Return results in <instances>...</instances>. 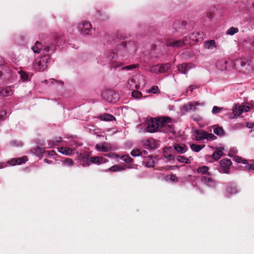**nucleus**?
<instances>
[{
	"label": "nucleus",
	"instance_id": "nucleus-1",
	"mask_svg": "<svg viewBox=\"0 0 254 254\" xmlns=\"http://www.w3.org/2000/svg\"><path fill=\"white\" fill-rule=\"evenodd\" d=\"M32 49L35 53H39L41 50L44 52H49L52 51L54 52L56 48L55 45L52 43L46 42L44 45H42L41 43L37 41L35 45L32 47Z\"/></svg>",
	"mask_w": 254,
	"mask_h": 254
},
{
	"label": "nucleus",
	"instance_id": "nucleus-2",
	"mask_svg": "<svg viewBox=\"0 0 254 254\" xmlns=\"http://www.w3.org/2000/svg\"><path fill=\"white\" fill-rule=\"evenodd\" d=\"M173 27L177 31L185 33L188 30H190L192 25L190 26L185 20H177L174 22Z\"/></svg>",
	"mask_w": 254,
	"mask_h": 254
},
{
	"label": "nucleus",
	"instance_id": "nucleus-3",
	"mask_svg": "<svg viewBox=\"0 0 254 254\" xmlns=\"http://www.w3.org/2000/svg\"><path fill=\"white\" fill-rule=\"evenodd\" d=\"M50 55H45L40 58L38 61H36V69L39 71H43L47 66V63L50 60Z\"/></svg>",
	"mask_w": 254,
	"mask_h": 254
},
{
	"label": "nucleus",
	"instance_id": "nucleus-4",
	"mask_svg": "<svg viewBox=\"0 0 254 254\" xmlns=\"http://www.w3.org/2000/svg\"><path fill=\"white\" fill-rule=\"evenodd\" d=\"M232 161L230 159L224 158L220 161V167L219 171L221 173L229 174Z\"/></svg>",
	"mask_w": 254,
	"mask_h": 254
},
{
	"label": "nucleus",
	"instance_id": "nucleus-5",
	"mask_svg": "<svg viewBox=\"0 0 254 254\" xmlns=\"http://www.w3.org/2000/svg\"><path fill=\"white\" fill-rule=\"evenodd\" d=\"M234 65L237 69L243 71L244 72H246V71L249 70V69L247 67H245L250 66V64L244 59H237L234 62Z\"/></svg>",
	"mask_w": 254,
	"mask_h": 254
},
{
	"label": "nucleus",
	"instance_id": "nucleus-6",
	"mask_svg": "<svg viewBox=\"0 0 254 254\" xmlns=\"http://www.w3.org/2000/svg\"><path fill=\"white\" fill-rule=\"evenodd\" d=\"M78 28L80 30L81 34L83 35H90L92 25L91 24L86 21L82 22L81 24L78 25Z\"/></svg>",
	"mask_w": 254,
	"mask_h": 254
},
{
	"label": "nucleus",
	"instance_id": "nucleus-7",
	"mask_svg": "<svg viewBox=\"0 0 254 254\" xmlns=\"http://www.w3.org/2000/svg\"><path fill=\"white\" fill-rule=\"evenodd\" d=\"M156 119V125L158 126V127L159 128V131H160V129L162 128L165 127L167 125V123H170L172 121V119L168 117H164L162 119Z\"/></svg>",
	"mask_w": 254,
	"mask_h": 254
},
{
	"label": "nucleus",
	"instance_id": "nucleus-8",
	"mask_svg": "<svg viewBox=\"0 0 254 254\" xmlns=\"http://www.w3.org/2000/svg\"><path fill=\"white\" fill-rule=\"evenodd\" d=\"M156 119L150 118L149 122L146 127V131L148 132L152 133L156 131H159L158 126L156 125Z\"/></svg>",
	"mask_w": 254,
	"mask_h": 254
},
{
	"label": "nucleus",
	"instance_id": "nucleus-9",
	"mask_svg": "<svg viewBox=\"0 0 254 254\" xmlns=\"http://www.w3.org/2000/svg\"><path fill=\"white\" fill-rule=\"evenodd\" d=\"M121 45L129 52H135L137 49L135 43L132 41L122 42Z\"/></svg>",
	"mask_w": 254,
	"mask_h": 254
},
{
	"label": "nucleus",
	"instance_id": "nucleus-10",
	"mask_svg": "<svg viewBox=\"0 0 254 254\" xmlns=\"http://www.w3.org/2000/svg\"><path fill=\"white\" fill-rule=\"evenodd\" d=\"M191 64L183 63L178 66V70L183 74H187L188 71L192 68Z\"/></svg>",
	"mask_w": 254,
	"mask_h": 254
},
{
	"label": "nucleus",
	"instance_id": "nucleus-11",
	"mask_svg": "<svg viewBox=\"0 0 254 254\" xmlns=\"http://www.w3.org/2000/svg\"><path fill=\"white\" fill-rule=\"evenodd\" d=\"M82 161V166L83 167L89 166L90 165V154L87 152L80 153L79 156Z\"/></svg>",
	"mask_w": 254,
	"mask_h": 254
},
{
	"label": "nucleus",
	"instance_id": "nucleus-12",
	"mask_svg": "<svg viewBox=\"0 0 254 254\" xmlns=\"http://www.w3.org/2000/svg\"><path fill=\"white\" fill-rule=\"evenodd\" d=\"M48 43H52L55 46L56 44L58 46H60L64 43V39L62 35L56 34L54 35L53 41H49Z\"/></svg>",
	"mask_w": 254,
	"mask_h": 254
},
{
	"label": "nucleus",
	"instance_id": "nucleus-13",
	"mask_svg": "<svg viewBox=\"0 0 254 254\" xmlns=\"http://www.w3.org/2000/svg\"><path fill=\"white\" fill-rule=\"evenodd\" d=\"M166 45L168 47L178 48L184 46V42L182 41L181 40H176L174 41H168L167 42Z\"/></svg>",
	"mask_w": 254,
	"mask_h": 254
},
{
	"label": "nucleus",
	"instance_id": "nucleus-14",
	"mask_svg": "<svg viewBox=\"0 0 254 254\" xmlns=\"http://www.w3.org/2000/svg\"><path fill=\"white\" fill-rule=\"evenodd\" d=\"M229 62L228 61L221 59L216 63V66L218 69L221 70H227L228 68L227 64Z\"/></svg>",
	"mask_w": 254,
	"mask_h": 254
},
{
	"label": "nucleus",
	"instance_id": "nucleus-15",
	"mask_svg": "<svg viewBox=\"0 0 254 254\" xmlns=\"http://www.w3.org/2000/svg\"><path fill=\"white\" fill-rule=\"evenodd\" d=\"M145 148L149 149H153L156 147V142L153 138L147 139L144 143Z\"/></svg>",
	"mask_w": 254,
	"mask_h": 254
},
{
	"label": "nucleus",
	"instance_id": "nucleus-16",
	"mask_svg": "<svg viewBox=\"0 0 254 254\" xmlns=\"http://www.w3.org/2000/svg\"><path fill=\"white\" fill-rule=\"evenodd\" d=\"M26 161V157L23 156L18 158H13L9 161V163L11 165H15L16 164H21L25 163Z\"/></svg>",
	"mask_w": 254,
	"mask_h": 254
},
{
	"label": "nucleus",
	"instance_id": "nucleus-17",
	"mask_svg": "<svg viewBox=\"0 0 254 254\" xmlns=\"http://www.w3.org/2000/svg\"><path fill=\"white\" fill-rule=\"evenodd\" d=\"M201 181L209 187H213L215 185V181L212 178L208 177H202L201 178Z\"/></svg>",
	"mask_w": 254,
	"mask_h": 254
},
{
	"label": "nucleus",
	"instance_id": "nucleus-18",
	"mask_svg": "<svg viewBox=\"0 0 254 254\" xmlns=\"http://www.w3.org/2000/svg\"><path fill=\"white\" fill-rule=\"evenodd\" d=\"M173 146L174 149L180 154H183L187 150V148L185 144H175Z\"/></svg>",
	"mask_w": 254,
	"mask_h": 254
},
{
	"label": "nucleus",
	"instance_id": "nucleus-19",
	"mask_svg": "<svg viewBox=\"0 0 254 254\" xmlns=\"http://www.w3.org/2000/svg\"><path fill=\"white\" fill-rule=\"evenodd\" d=\"M171 65L169 63H166L164 64H162L158 68V72L159 73H165L169 72V70L171 69Z\"/></svg>",
	"mask_w": 254,
	"mask_h": 254
},
{
	"label": "nucleus",
	"instance_id": "nucleus-20",
	"mask_svg": "<svg viewBox=\"0 0 254 254\" xmlns=\"http://www.w3.org/2000/svg\"><path fill=\"white\" fill-rule=\"evenodd\" d=\"M222 149V148H220V149L217 148V150L213 152L211 155V157L215 160L220 159L223 154Z\"/></svg>",
	"mask_w": 254,
	"mask_h": 254
},
{
	"label": "nucleus",
	"instance_id": "nucleus-21",
	"mask_svg": "<svg viewBox=\"0 0 254 254\" xmlns=\"http://www.w3.org/2000/svg\"><path fill=\"white\" fill-rule=\"evenodd\" d=\"M204 47L206 49H213L216 48V45L215 44V41L214 40H211L209 41H206L204 42Z\"/></svg>",
	"mask_w": 254,
	"mask_h": 254
},
{
	"label": "nucleus",
	"instance_id": "nucleus-22",
	"mask_svg": "<svg viewBox=\"0 0 254 254\" xmlns=\"http://www.w3.org/2000/svg\"><path fill=\"white\" fill-rule=\"evenodd\" d=\"M100 119L105 121H112L116 120V118L109 114H104L100 115Z\"/></svg>",
	"mask_w": 254,
	"mask_h": 254
},
{
	"label": "nucleus",
	"instance_id": "nucleus-23",
	"mask_svg": "<svg viewBox=\"0 0 254 254\" xmlns=\"http://www.w3.org/2000/svg\"><path fill=\"white\" fill-rule=\"evenodd\" d=\"M143 162L147 167H152L154 166V161L152 159L151 155L147 156Z\"/></svg>",
	"mask_w": 254,
	"mask_h": 254
},
{
	"label": "nucleus",
	"instance_id": "nucleus-24",
	"mask_svg": "<svg viewBox=\"0 0 254 254\" xmlns=\"http://www.w3.org/2000/svg\"><path fill=\"white\" fill-rule=\"evenodd\" d=\"M12 94V91L10 87H6L5 89H3L0 90V95L2 96H8L11 95Z\"/></svg>",
	"mask_w": 254,
	"mask_h": 254
},
{
	"label": "nucleus",
	"instance_id": "nucleus-25",
	"mask_svg": "<svg viewBox=\"0 0 254 254\" xmlns=\"http://www.w3.org/2000/svg\"><path fill=\"white\" fill-rule=\"evenodd\" d=\"M209 168L206 166H202L201 167H199L197 168V171L199 173H201L202 174H207L208 175H210V173L208 172Z\"/></svg>",
	"mask_w": 254,
	"mask_h": 254
},
{
	"label": "nucleus",
	"instance_id": "nucleus-26",
	"mask_svg": "<svg viewBox=\"0 0 254 254\" xmlns=\"http://www.w3.org/2000/svg\"><path fill=\"white\" fill-rule=\"evenodd\" d=\"M174 127L172 125H167L165 127L160 129V132H163L164 133H169L173 132Z\"/></svg>",
	"mask_w": 254,
	"mask_h": 254
},
{
	"label": "nucleus",
	"instance_id": "nucleus-27",
	"mask_svg": "<svg viewBox=\"0 0 254 254\" xmlns=\"http://www.w3.org/2000/svg\"><path fill=\"white\" fill-rule=\"evenodd\" d=\"M196 136L195 137L197 140H201L203 139L206 138V131H196Z\"/></svg>",
	"mask_w": 254,
	"mask_h": 254
},
{
	"label": "nucleus",
	"instance_id": "nucleus-28",
	"mask_svg": "<svg viewBox=\"0 0 254 254\" xmlns=\"http://www.w3.org/2000/svg\"><path fill=\"white\" fill-rule=\"evenodd\" d=\"M101 151L104 152H107L111 150V146L110 144L107 142H103L102 144Z\"/></svg>",
	"mask_w": 254,
	"mask_h": 254
},
{
	"label": "nucleus",
	"instance_id": "nucleus-29",
	"mask_svg": "<svg viewBox=\"0 0 254 254\" xmlns=\"http://www.w3.org/2000/svg\"><path fill=\"white\" fill-rule=\"evenodd\" d=\"M102 161V158L101 157H92L90 158V165L91 163L93 164H99Z\"/></svg>",
	"mask_w": 254,
	"mask_h": 254
},
{
	"label": "nucleus",
	"instance_id": "nucleus-30",
	"mask_svg": "<svg viewBox=\"0 0 254 254\" xmlns=\"http://www.w3.org/2000/svg\"><path fill=\"white\" fill-rule=\"evenodd\" d=\"M177 160L181 163H185L186 164H190L191 163L190 160L188 158H187L184 156H178L177 157Z\"/></svg>",
	"mask_w": 254,
	"mask_h": 254
},
{
	"label": "nucleus",
	"instance_id": "nucleus-31",
	"mask_svg": "<svg viewBox=\"0 0 254 254\" xmlns=\"http://www.w3.org/2000/svg\"><path fill=\"white\" fill-rule=\"evenodd\" d=\"M59 151L64 154L69 155L71 153L72 150L68 147H62L59 149Z\"/></svg>",
	"mask_w": 254,
	"mask_h": 254
},
{
	"label": "nucleus",
	"instance_id": "nucleus-32",
	"mask_svg": "<svg viewBox=\"0 0 254 254\" xmlns=\"http://www.w3.org/2000/svg\"><path fill=\"white\" fill-rule=\"evenodd\" d=\"M43 149L41 147H37L34 148L33 150V152L35 153L38 157H42L43 154L44 153Z\"/></svg>",
	"mask_w": 254,
	"mask_h": 254
},
{
	"label": "nucleus",
	"instance_id": "nucleus-33",
	"mask_svg": "<svg viewBox=\"0 0 254 254\" xmlns=\"http://www.w3.org/2000/svg\"><path fill=\"white\" fill-rule=\"evenodd\" d=\"M214 132L217 135H223L225 134V131L223 128L220 127H217L214 129Z\"/></svg>",
	"mask_w": 254,
	"mask_h": 254
},
{
	"label": "nucleus",
	"instance_id": "nucleus-34",
	"mask_svg": "<svg viewBox=\"0 0 254 254\" xmlns=\"http://www.w3.org/2000/svg\"><path fill=\"white\" fill-rule=\"evenodd\" d=\"M125 170V167H122L117 165H114L109 168V170L112 172H117Z\"/></svg>",
	"mask_w": 254,
	"mask_h": 254
},
{
	"label": "nucleus",
	"instance_id": "nucleus-35",
	"mask_svg": "<svg viewBox=\"0 0 254 254\" xmlns=\"http://www.w3.org/2000/svg\"><path fill=\"white\" fill-rule=\"evenodd\" d=\"M244 112L243 108L239 107V108L235 107L233 109V113L235 115L240 116Z\"/></svg>",
	"mask_w": 254,
	"mask_h": 254
},
{
	"label": "nucleus",
	"instance_id": "nucleus-36",
	"mask_svg": "<svg viewBox=\"0 0 254 254\" xmlns=\"http://www.w3.org/2000/svg\"><path fill=\"white\" fill-rule=\"evenodd\" d=\"M62 162L64 165L67 166H72L74 165V162L70 158H65L63 159Z\"/></svg>",
	"mask_w": 254,
	"mask_h": 254
},
{
	"label": "nucleus",
	"instance_id": "nucleus-37",
	"mask_svg": "<svg viewBox=\"0 0 254 254\" xmlns=\"http://www.w3.org/2000/svg\"><path fill=\"white\" fill-rule=\"evenodd\" d=\"M238 31L239 29L238 28L232 27L227 30L226 34L228 35H233L234 34L238 32Z\"/></svg>",
	"mask_w": 254,
	"mask_h": 254
},
{
	"label": "nucleus",
	"instance_id": "nucleus-38",
	"mask_svg": "<svg viewBox=\"0 0 254 254\" xmlns=\"http://www.w3.org/2000/svg\"><path fill=\"white\" fill-rule=\"evenodd\" d=\"M131 155L133 157L142 156L143 153L139 149L132 150L130 153Z\"/></svg>",
	"mask_w": 254,
	"mask_h": 254
},
{
	"label": "nucleus",
	"instance_id": "nucleus-39",
	"mask_svg": "<svg viewBox=\"0 0 254 254\" xmlns=\"http://www.w3.org/2000/svg\"><path fill=\"white\" fill-rule=\"evenodd\" d=\"M227 191L230 194H234L238 192L236 187L229 186L227 188Z\"/></svg>",
	"mask_w": 254,
	"mask_h": 254
},
{
	"label": "nucleus",
	"instance_id": "nucleus-40",
	"mask_svg": "<svg viewBox=\"0 0 254 254\" xmlns=\"http://www.w3.org/2000/svg\"><path fill=\"white\" fill-rule=\"evenodd\" d=\"M131 95L135 98L139 99L142 96V93L138 90H134L132 92Z\"/></svg>",
	"mask_w": 254,
	"mask_h": 254
},
{
	"label": "nucleus",
	"instance_id": "nucleus-41",
	"mask_svg": "<svg viewBox=\"0 0 254 254\" xmlns=\"http://www.w3.org/2000/svg\"><path fill=\"white\" fill-rule=\"evenodd\" d=\"M191 149L195 152H199L202 147L200 145L193 144L190 146Z\"/></svg>",
	"mask_w": 254,
	"mask_h": 254
},
{
	"label": "nucleus",
	"instance_id": "nucleus-42",
	"mask_svg": "<svg viewBox=\"0 0 254 254\" xmlns=\"http://www.w3.org/2000/svg\"><path fill=\"white\" fill-rule=\"evenodd\" d=\"M138 66V64H132L128 65L122 67V69H126L127 70H131L134 68H136Z\"/></svg>",
	"mask_w": 254,
	"mask_h": 254
},
{
	"label": "nucleus",
	"instance_id": "nucleus-43",
	"mask_svg": "<svg viewBox=\"0 0 254 254\" xmlns=\"http://www.w3.org/2000/svg\"><path fill=\"white\" fill-rule=\"evenodd\" d=\"M200 104L198 102H194L193 103H190L189 105L190 106V109L193 111L196 110V106L199 105Z\"/></svg>",
	"mask_w": 254,
	"mask_h": 254
},
{
	"label": "nucleus",
	"instance_id": "nucleus-44",
	"mask_svg": "<svg viewBox=\"0 0 254 254\" xmlns=\"http://www.w3.org/2000/svg\"><path fill=\"white\" fill-rule=\"evenodd\" d=\"M121 158L122 160L127 163H131L133 161V159L128 155H123Z\"/></svg>",
	"mask_w": 254,
	"mask_h": 254
},
{
	"label": "nucleus",
	"instance_id": "nucleus-45",
	"mask_svg": "<svg viewBox=\"0 0 254 254\" xmlns=\"http://www.w3.org/2000/svg\"><path fill=\"white\" fill-rule=\"evenodd\" d=\"M122 65V63L119 62H113L110 65L111 69H116L117 68L120 67Z\"/></svg>",
	"mask_w": 254,
	"mask_h": 254
},
{
	"label": "nucleus",
	"instance_id": "nucleus-46",
	"mask_svg": "<svg viewBox=\"0 0 254 254\" xmlns=\"http://www.w3.org/2000/svg\"><path fill=\"white\" fill-rule=\"evenodd\" d=\"M19 73L20 74L21 78L22 79V80L26 81L28 80L29 76L27 73H26L25 72L23 71H20L19 72Z\"/></svg>",
	"mask_w": 254,
	"mask_h": 254
},
{
	"label": "nucleus",
	"instance_id": "nucleus-47",
	"mask_svg": "<svg viewBox=\"0 0 254 254\" xmlns=\"http://www.w3.org/2000/svg\"><path fill=\"white\" fill-rule=\"evenodd\" d=\"M245 166L244 167V169L246 171L254 170V164H249L247 162V164H244Z\"/></svg>",
	"mask_w": 254,
	"mask_h": 254
},
{
	"label": "nucleus",
	"instance_id": "nucleus-48",
	"mask_svg": "<svg viewBox=\"0 0 254 254\" xmlns=\"http://www.w3.org/2000/svg\"><path fill=\"white\" fill-rule=\"evenodd\" d=\"M235 161L238 163H242L244 164H247V160H246L245 159H243L242 157H239V156H236L235 157Z\"/></svg>",
	"mask_w": 254,
	"mask_h": 254
},
{
	"label": "nucleus",
	"instance_id": "nucleus-49",
	"mask_svg": "<svg viewBox=\"0 0 254 254\" xmlns=\"http://www.w3.org/2000/svg\"><path fill=\"white\" fill-rule=\"evenodd\" d=\"M221 110L222 108L217 106H214L212 112L213 114H216L219 113Z\"/></svg>",
	"mask_w": 254,
	"mask_h": 254
},
{
	"label": "nucleus",
	"instance_id": "nucleus-50",
	"mask_svg": "<svg viewBox=\"0 0 254 254\" xmlns=\"http://www.w3.org/2000/svg\"><path fill=\"white\" fill-rule=\"evenodd\" d=\"M206 138L207 139L213 140L216 138V137L213 133L206 132Z\"/></svg>",
	"mask_w": 254,
	"mask_h": 254
},
{
	"label": "nucleus",
	"instance_id": "nucleus-51",
	"mask_svg": "<svg viewBox=\"0 0 254 254\" xmlns=\"http://www.w3.org/2000/svg\"><path fill=\"white\" fill-rule=\"evenodd\" d=\"M164 156L167 158L168 160H172L175 159V156L172 154H164Z\"/></svg>",
	"mask_w": 254,
	"mask_h": 254
},
{
	"label": "nucleus",
	"instance_id": "nucleus-52",
	"mask_svg": "<svg viewBox=\"0 0 254 254\" xmlns=\"http://www.w3.org/2000/svg\"><path fill=\"white\" fill-rule=\"evenodd\" d=\"M6 113L5 111H0V120H3L6 116Z\"/></svg>",
	"mask_w": 254,
	"mask_h": 254
},
{
	"label": "nucleus",
	"instance_id": "nucleus-53",
	"mask_svg": "<svg viewBox=\"0 0 254 254\" xmlns=\"http://www.w3.org/2000/svg\"><path fill=\"white\" fill-rule=\"evenodd\" d=\"M158 89V87L157 86L154 85L149 90V91L151 93H155L156 92L157 90Z\"/></svg>",
	"mask_w": 254,
	"mask_h": 254
},
{
	"label": "nucleus",
	"instance_id": "nucleus-54",
	"mask_svg": "<svg viewBox=\"0 0 254 254\" xmlns=\"http://www.w3.org/2000/svg\"><path fill=\"white\" fill-rule=\"evenodd\" d=\"M207 15V17L208 18H209V19H212V18H213L214 17V14L213 12L209 11V12H208L207 13V15Z\"/></svg>",
	"mask_w": 254,
	"mask_h": 254
},
{
	"label": "nucleus",
	"instance_id": "nucleus-55",
	"mask_svg": "<svg viewBox=\"0 0 254 254\" xmlns=\"http://www.w3.org/2000/svg\"><path fill=\"white\" fill-rule=\"evenodd\" d=\"M159 67L157 66H153L150 69L151 72H158Z\"/></svg>",
	"mask_w": 254,
	"mask_h": 254
},
{
	"label": "nucleus",
	"instance_id": "nucleus-56",
	"mask_svg": "<svg viewBox=\"0 0 254 254\" xmlns=\"http://www.w3.org/2000/svg\"><path fill=\"white\" fill-rule=\"evenodd\" d=\"M116 37L118 39L120 40H123L124 38V37L122 35V34L118 32L116 34Z\"/></svg>",
	"mask_w": 254,
	"mask_h": 254
},
{
	"label": "nucleus",
	"instance_id": "nucleus-57",
	"mask_svg": "<svg viewBox=\"0 0 254 254\" xmlns=\"http://www.w3.org/2000/svg\"><path fill=\"white\" fill-rule=\"evenodd\" d=\"M62 141V138L59 137L58 138H55V140L53 141L54 144H57L58 143Z\"/></svg>",
	"mask_w": 254,
	"mask_h": 254
},
{
	"label": "nucleus",
	"instance_id": "nucleus-58",
	"mask_svg": "<svg viewBox=\"0 0 254 254\" xmlns=\"http://www.w3.org/2000/svg\"><path fill=\"white\" fill-rule=\"evenodd\" d=\"M170 179L172 181H175L177 180V178L175 176V175H172L170 176Z\"/></svg>",
	"mask_w": 254,
	"mask_h": 254
},
{
	"label": "nucleus",
	"instance_id": "nucleus-59",
	"mask_svg": "<svg viewBox=\"0 0 254 254\" xmlns=\"http://www.w3.org/2000/svg\"><path fill=\"white\" fill-rule=\"evenodd\" d=\"M101 146H102V144L100 145V144H97L96 145L95 147L98 151H101V149H102Z\"/></svg>",
	"mask_w": 254,
	"mask_h": 254
},
{
	"label": "nucleus",
	"instance_id": "nucleus-60",
	"mask_svg": "<svg viewBox=\"0 0 254 254\" xmlns=\"http://www.w3.org/2000/svg\"><path fill=\"white\" fill-rule=\"evenodd\" d=\"M190 36L189 37H188V36H186L184 38H183V40H182V41H183L184 42V45H185L186 44V42L188 41V38H190Z\"/></svg>",
	"mask_w": 254,
	"mask_h": 254
},
{
	"label": "nucleus",
	"instance_id": "nucleus-61",
	"mask_svg": "<svg viewBox=\"0 0 254 254\" xmlns=\"http://www.w3.org/2000/svg\"><path fill=\"white\" fill-rule=\"evenodd\" d=\"M194 87L195 86L193 85L190 86L189 87V90L191 92H192Z\"/></svg>",
	"mask_w": 254,
	"mask_h": 254
},
{
	"label": "nucleus",
	"instance_id": "nucleus-62",
	"mask_svg": "<svg viewBox=\"0 0 254 254\" xmlns=\"http://www.w3.org/2000/svg\"><path fill=\"white\" fill-rule=\"evenodd\" d=\"M44 162L47 163H48V164H50V163H52V161L51 160H49L47 159H44Z\"/></svg>",
	"mask_w": 254,
	"mask_h": 254
},
{
	"label": "nucleus",
	"instance_id": "nucleus-63",
	"mask_svg": "<svg viewBox=\"0 0 254 254\" xmlns=\"http://www.w3.org/2000/svg\"><path fill=\"white\" fill-rule=\"evenodd\" d=\"M176 167V168H177V166H166L167 169H173L174 167Z\"/></svg>",
	"mask_w": 254,
	"mask_h": 254
},
{
	"label": "nucleus",
	"instance_id": "nucleus-64",
	"mask_svg": "<svg viewBox=\"0 0 254 254\" xmlns=\"http://www.w3.org/2000/svg\"><path fill=\"white\" fill-rule=\"evenodd\" d=\"M4 167V165L3 163H0V169L3 168Z\"/></svg>",
	"mask_w": 254,
	"mask_h": 254
}]
</instances>
